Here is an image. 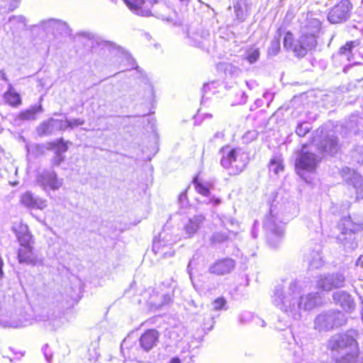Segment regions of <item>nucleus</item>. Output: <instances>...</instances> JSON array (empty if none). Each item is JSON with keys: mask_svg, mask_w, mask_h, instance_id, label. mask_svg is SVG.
Here are the masks:
<instances>
[{"mask_svg": "<svg viewBox=\"0 0 363 363\" xmlns=\"http://www.w3.org/2000/svg\"><path fill=\"white\" fill-rule=\"evenodd\" d=\"M313 143L321 152L330 155H334L339 149L337 138L333 134L324 133L323 130L320 135L314 137Z\"/></svg>", "mask_w": 363, "mask_h": 363, "instance_id": "11", "label": "nucleus"}, {"mask_svg": "<svg viewBox=\"0 0 363 363\" xmlns=\"http://www.w3.org/2000/svg\"><path fill=\"white\" fill-rule=\"evenodd\" d=\"M280 50L279 39L274 38L272 40L270 46L268 49V54L271 56H275L278 54Z\"/></svg>", "mask_w": 363, "mask_h": 363, "instance_id": "38", "label": "nucleus"}, {"mask_svg": "<svg viewBox=\"0 0 363 363\" xmlns=\"http://www.w3.org/2000/svg\"><path fill=\"white\" fill-rule=\"evenodd\" d=\"M343 179L356 190L354 201L363 199V177L355 170L349 167L342 169Z\"/></svg>", "mask_w": 363, "mask_h": 363, "instance_id": "14", "label": "nucleus"}, {"mask_svg": "<svg viewBox=\"0 0 363 363\" xmlns=\"http://www.w3.org/2000/svg\"><path fill=\"white\" fill-rule=\"evenodd\" d=\"M321 23L317 18L309 17L308 15L306 22L301 27V33H309L317 35L320 30Z\"/></svg>", "mask_w": 363, "mask_h": 363, "instance_id": "25", "label": "nucleus"}, {"mask_svg": "<svg viewBox=\"0 0 363 363\" xmlns=\"http://www.w3.org/2000/svg\"><path fill=\"white\" fill-rule=\"evenodd\" d=\"M259 57V50L257 48H250L245 51L244 59L250 64L256 62Z\"/></svg>", "mask_w": 363, "mask_h": 363, "instance_id": "34", "label": "nucleus"}, {"mask_svg": "<svg viewBox=\"0 0 363 363\" xmlns=\"http://www.w3.org/2000/svg\"><path fill=\"white\" fill-rule=\"evenodd\" d=\"M204 219L202 215H196L189 218L184 224V238H190L193 237L201 227Z\"/></svg>", "mask_w": 363, "mask_h": 363, "instance_id": "19", "label": "nucleus"}, {"mask_svg": "<svg viewBox=\"0 0 363 363\" xmlns=\"http://www.w3.org/2000/svg\"><path fill=\"white\" fill-rule=\"evenodd\" d=\"M18 6V2L17 0H14L13 3H12L9 6V11H13L15 9H16Z\"/></svg>", "mask_w": 363, "mask_h": 363, "instance_id": "51", "label": "nucleus"}, {"mask_svg": "<svg viewBox=\"0 0 363 363\" xmlns=\"http://www.w3.org/2000/svg\"><path fill=\"white\" fill-rule=\"evenodd\" d=\"M181 1L186 2L187 4L189 2V0H180Z\"/></svg>", "mask_w": 363, "mask_h": 363, "instance_id": "62", "label": "nucleus"}, {"mask_svg": "<svg viewBox=\"0 0 363 363\" xmlns=\"http://www.w3.org/2000/svg\"><path fill=\"white\" fill-rule=\"evenodd\" d=\"M333 298L335 303L340 305L345 311L351 312L355 308L352 296L347 291H336L333 294Z\"/></svg>", "mask_w": 363, "mask_h": 363, "instance_id": "20", "label": "nucleus"}, {"mask_svg": "<svg viewBox=\"0 0 363 363\" xmlns=\"http://www.w3.org/2000/svg\"><path fill=\"white\" fill-rule=\"evenodd\" d=\"M229 238V235L222 232L213 233L211 238L210 242L211 245L220 244L227 241Z\"/></svg>", "mask_w": 363, "mask_h": 363, "instance_id": "35", "label": "nucleus"}, {"mask_svg": "<svg viewBox=\"0 0 363 363\" xmlns=\"http://www.w3.org/2000/svg\"><path fill=\"white\" fill-rule=\"evenodd\" d=\"M0 74H1V78L2 80H4L5 82H8V78H7L6 74L3 71L0 70Z\"/></svg>", "mask_w": 363, "mask_h": 363, "instance_id": "55", "label": "nucleus"}, {"mask_svg": "<svg viewBox=\"0 0 363 363\" xmlns=\"http://www.w3.org/2000/svg\"><path fill=\"white\" fill-rule=\"evenodd\" d=\"M193 184L195 186V189H196V191L204 196H210V189H209V187H208V184H203L202 182H201L199 180V178L198 177H195L193 180Z\"/></svg>", "mask_w": 363, "mask_h": 363, "instance_id": "33", "label": "nucleus"}, {"mask_svg": "<svg viewBox=\"0 0 363 363\" xmlns=\"http://www.w3.org/2000/svg\"><path fill=\"white\" fill-rule=\"evenodd\" d=\"M356 336L357 332L351 330L330 337L328 342V348L345 355L337 363H363L358 357Z\"/></svg>", "mask_w": 363, "mask_h": 363, "instance_id": "2", "label": "nucleus"}, {"mask_svg": "<svg viewBox=\"0 0 363 363\" xmlns=\"http://www.w3.org/2000/svg\"><path fill=\"white\" fill-rule=\"evenodd\" d=\"M210 84H204L203 86V91H206V90H208Z\"/></svg>", "mask_w": 363, "mask_h": 363, "instance_id": "57", "label": "nucleus"}, {"mask_svg": "<svg viewBox=\"0 0 363 363\" xmlns=\"http://www.w3.org/2000/svg\"><path fill=\"white\" fill-rule=\"evenodd\" d=\"M340 233L336 237L338 243L349 250H354L358 246L356 234L363 231V218L356 216L342 218L337 224Z\"/></svg>", "mask_w": 363, "mask_h": 363, "instance_id": "3", "label": "nucleus"}, {"mask_svg": "<svg viewBox=\"0 0 363 363\" xmlns=\"http://www.w3.org/2000/svg\"><path fill=\"white\" fill-rule=\"evenodd\" d=\"M38 135L40 137L51 135L55 133L51 118L43 121L36 128Z\"/></svg>", "mask_w": 363, "mask_h": 363, "instance_id": "32", "label": "nucleus"}, {"mask_svg": "<svg viewBox=\"0 0 363 363\" xmlns=\"http://www.w3.org/2000/svg\"><path fill=\"white\" fill-rule=\"evenodd\" d=\"M345 274L341 272H335L320 274L317 280V286L325 291H330L335 289L345 287Z\"/></svg>", "mask_w": 363, "mask_h": 363, "instance_id": "8", "label": "nucleus"}, {"mask_svg": "<svg viewBox=\"0 0 363 363\" xmlns=\"http://www.w3.org/2000/svg\"><path fill=\"white\" fill-rule=\"evenodd\" d=\"M19 246H26L34 244V239L26 224L18 223L12 227Z\"/></svg>", "mask_w": 363, "mask_h": 363, "instance_id": "18", "label": "nucleus"}, {"mask_svg": "<svg viewBox=\"0 0 363 363\" xmlns=\"http://www.w3.org/2000/svg\"><path fill=\"white\" fill-rule=\"evenodd\" d=\"M317 35L309 33H301L298 40L296 42L294 52L298 57L305 56L308 50L313 49L317 45Z\"/></svg>", "mask_w": 363, "mask_h": 363, "instance_id": "15", "label": "nucleus"}, {"mask_svg": "<svg viewBox=\"0 0 363 363\" xmlns=\"http://www.w3.org/2000/svg\"><path fill=\"white\" fill-rule=\"evenodd\" d=\"M186 193L185 191L180 194L179 196V201L181 204H184L186 201Z\"/></svg>", "mask_w": 363, "mask_h": 363, "instance_id": "48", "label": "nucleus"}, {"mask_svg": "<svg viewBox=\"0 0 363 363\" xmlns=\"http://www.w3.org/2000/svg\"><path fill=\"white\" fill-rule=\"evenodd\" d=\"M352 4L349 0H342L334 6L328 14V20L331 23H341L345 22L350 17Z\"/></svg>", "mask_w": 363, "mask_h": 363, "instance_id": "12", "label": "nucleus"}, {"mask_svg": "<svg viewBox=\"0 0 363 363\" xmlns=\"http://www.w3.org/2000/svg\"><path fill=\"white\" fill-rule=\"evenodd\" d=\"M345 315L337 310H329L319 313L314 319V329L318 332H328L345 325Z\"/></svg>", "mask_w": 363, "mask_h": 363, "instance_id": "5", "label": "nucleus"}, {"mask_svg": "<svg viewBox=\"0 0 363 363\" xmlns=\"http://www.w3.org/2000/svg\"><path fill=\"white\" fill-rule=\"evenodd\" d=\"M21 203L29 208L43 210L47 206V201L41 198L35 196L31 192L27 191L21 199Z\"/></svg>", "mask_w": 363, "mask_h": 363, "instance_id": "22", "label": "nucleus"}, {"mask_svg": "<svg viewBox=\"0 0 363 363\" xmlns=\"http://www.w3.org/2000/svg\"><path fill=\"white\" fill-rule=\"evenodd\" d=\"M59 142L61 143L60 146L55 151L54 156L50 160L52 167L60 166L65 160L64 153L68 150L67 143L65 142L63 138H60Z\"/></svg>", "mask_w": 363, "mask_h": 363, "instance_id": "26", "label": "nucleus"}, {"mask_svg": "<svg viewBox=\"0 0 363 363\" xmlns=\"http://www.w3.org/2000/svg\"><path fill=\"white\" fill-rule=\"evenodd\" d=\"M311 129L310 124L307 122H302L298 124L296 133L300 137H304Z\"/></svg>", "mask_w": 363, "mask_h": 363, "instance_id": "37", "label": "nucleus"}, {"mask_svg": "<svg viewBox=\"0 0 363 363\" xmlns=\"http://www.w3.org/2000/svg\"><path fill=\"white\" fill-rule=\"evenodd\" d=\"M9 22H15L16 24L26 26V19L23 16H12L9 19Z\"/></svg>", "mask_w": 363, "mask_h": 363, "instance_id": "44", "label": "nucleus"}, {"mask_svg": "<svg viewBox=\"0 0 363 363\" xmlns=\"http://www.w3.org/2000/svg\"><path fill=\"white\" fill-rule=\"evenodd\" d=\"M171 301V296L169 294H153L150 299L151 306L157 310L160 309L162 306L168 304Z\"/></svg>", "mask_w": 363, "mask_h": 363, "instance_id": "30", "label": "nucleus"}, {"mask_svg": "<svg viewBox=\"0 0 363 363\" xmlns=\"http://www.w3.org/2000/svg\"><path fill=\"white\" fill-rule=\"evenodd\" d=\"M3 265H4V262H3L1 257L0 256V278H1L4 275V272L2 270Z\"/></svg>", "mask_w": 363, "mask_h": 363, "instance_id": "53", "label": "nucleus"}, {"mask_svg": "<svg viewBox=\"0 0 363 363\" xmlns=\"http://www.w3.org/2000/svg\"><path fill=\"white\" fill-rule=\"evenodd\" d=\"M42 320H43V321H50V320H51L50 319V318H48V317L47 318H44V319H43Z\"/></svg>", "mask_w": 363, "mask_h": 363, "instance_id": "59", "label": "nucleus"}, {"mask_svg": "<svg viewBox=\"0 0 363 363\" xmlns=\"http://www.w3.org/2000/svg\"><path fill=\"white\" fill-rule=\"evenodd\" d=\"M320 161V157L314 153L306 150V146L303 147L301 153L296 160V168L298 174L305 181V172H313Z\"/></svg>", "mask_w": 363, "mask_h": 363, "instance_id": "7", "label": "nucleus"}, {"mask_svg": "<svg viewBox=\"0 0 363 363\" xmlns=\"http://www.w3.org/2000/svg\"><path fill=\"white\" fill-rule=\"evenodd\" d=\"M43 23L45 24V26L48 25L49 26H53V27H57V26H59L60 25H61V23L59 21L55 20V19H50V20L43 21Z\"/></svg>", "mask_w": 363, "mask_h": 363, "instance_id": "46", "label": "nucleus"}, {"mask_svg": "<svg viewBox=\"0 0 363 363\" xmlns=\"http://www.w3.org/2000/svg\"><path fill=\"white\" fill-rule=\"evenodd\" d=\"M191 262L189 263L188 269L189 268V266L191 265Z\"/></svg>", "mask_w": 363, "mask_h": 363, "instance_id": "63", "label": "nucleus"}, {"mask_svg": "<svg viewBox=\"0 0 363 363\" xmlns=\"http://www.w3.org/2000/svg\"><path fill=\"white\" fill-rule=\"evenodd\" d=\"M61 143L59 142V139L56 141L51 142L48 143V149L49 150H55V151L57 149L59 146H60Z\"/></svg>", "mask_w": 363, "mask_h": 363, "instance_id": "47", "label": "nucleus"}, {"mask_svg": "<svg viewBox=\"0 0 363 363\" xmlns=\"http://www.w3.org/2000/svg\"><path fill=\"white\" fill-rule=\"evenodd\" d=\"M177 241V239H172L170 235L162 233L160 235V239L154 240L152 250L162 257H172L174 254L172 246Z\"/></svg>", "mask_w": 363, "mask_h": 363, "instance_id": "13", "label": "nucleus"}, {"mask_svg": "<svg viewBox=\"0 0 363 363\" xmlns=\"http://www.w3.org/2000/svg\"><path fill=\"white\" fill-rule=\"evenodd\" d=\"M220 165L230 175L240 174L249 162L248 155L241 148H233L227 145L220 150Z\"/></svg>", "mask_w": 363, "mask_h": 363, "instance_id": "4", "label": "nucleus"}, {"mask_svg": "<svg viewBox=\"0 0 363 363\" xmlns=\"http://www.w3.org/2000/svg\"><path fill=\"white\" fill-rule=\"evenodd\" d=\"M44 356L45 357L46 361L48 363H52V354L49 350V346L48 344L45 345L42 349Z\"/></svg>", "mask_w": 363, "mask_h": 363, "instance_id": "45", "label": "nucleus"}, {"mask_svg": "<svg viewBox=\"0 0 363 363\" xmlns=\"http://www.w3.org/2000/svg\"><path fill=\"white\" fill-rule=\"evenodd\" d=\"M252 236L255 238L257 237L256 233L255 231L252 232Z\"/></svg>", "mask_w": 363, "mask_h": 363, "instance_id": "60", "label": "nucleus"}, {"mask_svg": "<svg viewBox=\"0 0 363 363\" xmlns=\"http://www.w3.org/2000/svg\"><path fill=\"white\" fill-rule=\"evenodd\" d=\"M66 128L74 129L79 125H84L85 121L81 118L66 119Z\"/></svg>", "mask_w": 363, "mask_h": 363, "instance_id": "39", "label": "nucleus"}, {"mask_svg": "<svg viewBox=\"0 0 363 363\" xmlns=\"http://www.w3.org/2000/svg\"><path fill=\"white\" fill-rule=\"evenodd\" d=\"M360 42L358 40L348 41L342 46L337 52V55L342 59L350 62L354 60V54L355 49L359 45Z\"/></svg>", "mask_w": 363, "mask_h": 363, "instance_id": "23", "label": "nucleus"}, {"mask_svg": "<svg viewBox=\"0 0 363 363\" xmlns=\"http://www.w3.org/2000/svg\"><path fill=\"white\" fill-rule=\"evenodd\" d=\"M300 282L293 280L288 284H277L271 295V302L274 306L288 317L299 320L301 311H311L318 303V293H308L302 295Z\"/></svg>", "mask_w": 363, "mask_h": 363, "instance_id": "1", "label": "nucleus"}, {"mask_svg": "<svg viewBox=\"0 0 363 363\" xmlns=\"http://www.w3.org/2000/svg\"><path fill=\"white\" fill-rule=\"evenodd\" d=\"M160 338V333L155 329H149L144 332L140 337L138 342L143 353L150 352L155 347Z\"/></svg>", "mask_w": 363, "mask_h": 363, "instance_id": "16", "label": "nucleus"}, {"mask_svg": "<svg viewBox=\"0 0 363 363\" xmlns=\"http://www.w3.org/2000/svg\"><path fill=\"white\" fill-rule=\"evenodd\" d=\"M283 165L281 161L277 157H274L271 160L269 163V169L272 172H274V174H277L280 171L283 170Z\"/></svg>", "mask_w": 363, "mask_h": 363, "instance_id": "36", "label": "nucleus"}, {"mask_svg": "<svg viewBox=\"0 0 363 363\" xmlns=\"http://www.w3.org/2000/svg\"><path fill=\"white\" fill-rule=\"evenodd\" d=\"M17 259L20 264L32 267L44 265V259L35 251L33 245L19 247L17 252Z\"/></svg>", "mask_w": 363, "mask_h": 363, "instance_id": "10", "label": "nucleus"}, {"mask_svg": "<svg viewBox=\"0 0 363 363\" xmlns=\"http://www.w3.org/2000/svg\"><path fill=\"white\" fill-rule=\"evenodd\" d=\"M286 334H287V335H290V336H291V337L292 339H294L293 335H292V333H291V331L286 332Z\"/></svg>", "mask_w": 363, "mask_h": 363, "instance_id": "58", "label": "nucleus"}, {"mask_svg": "<svg viewBox=\"0 0 363 363\" xmlns=\"http://www.w3.org/2000/svg\"><path fill=\"white\" fill-rule=\"evenodd\" d=\"M235 262L232 259H223L218 260L211 265L209 272L217 275H224L230 273L235 267Z\"/></svg>", "mask_w": 363, "mask_h": 363, "instance_id": "21", "label": "nucleus"}, {"mask_svg": "<svg viewBox=\"0 0 363 363\" xmlns=\"http://www.w3.org/2000/svg\"><path fill=\"white\" fill-rule=\"evenodd\" d=\"M295 43L294 44L293 35L290 32H287L284 38V46L286 49H291L294 51Z\"/></svg>", "mask_w": 363, "mask_h": 363, "instance_id": "41", "label": "nucleus"}, {"mask_svg": "<svg viewBox=\"0 0 363 363\" xmlns=\"http://www.w3.org/2000/svg\"><path fill=\"white\" fill-rule=\"evenodd\" d=\"M36 182L45 191L48 189L55 191L62 186L63 179H59L57 173L54 170L43 169L42 172L38 173Z\"/></svg>", "mask_w": 363, "mask_h": 363, "instance_id": "9", "label": "nucleus"}, {"mask_svg": "<svg viewBox=\"0 0 363 363\" xmlns=\"http://www.w3.org/2000/svg\"><path fill=\"white\" fill-rule=\"evenodd\" d=\"M224 137V133L223 132H217L215 133L213 138H223Z\"/></svg>", "mask_w": 363, "mask_h": 363, "instance_id": "54", "label": "nucleus"}, {"mask_svg": "<svg viewBox=\"0 0 363 363\" xmlns=\"http://www.w3.org/2000/svg\"><path fill=\"white\" fill-rule=\"evenodd\" d=\"M306 259L311 269H318L323 265V260L319 250L311 251L306 256Z\"/></svg>", "mask_w": 363, "mask_h": 363, "instance_id": "27", "label": "nucleus"}, {"mask_svg": "<svg viewBox=\"0 0 363 363\" xmlns=\"http://www.w3.org/2000/svg\"><path fill=\"white\" fill-rule=\"evenodd\" d=\"M4 99L6 102L12 106L16 107L21 104V96L14 91L11 84H9L8 90L4 94Z\"/></svg>", "mask_w": 363, "mask_h": 363, "instance_id": "31", "label": "nucleus"}, {"mask_svg": "<svg viewBox=\"0 0 363 363\" xmlns=\"http://www.w3.org/2000/svg\"><path fill=\"white\" fill-rule=\"evenodd\" d=\"M156 2H157V0H152V2L151 1L150 4L152 5L154 3H156Z\"/></svg>", "mask_w": 363, "mask_h": 363, "instance_id": "61", "label": "nucleus"}, {"mask_svg": "<svg viewBox=\"0 0 363 363\" xmlns=\"http://www.w3.org/2000/svg\"><path fill=\"white\" fill-rule=\"evenodd\" d=\"M169 363H181V360L179 357H173Z\"/></svg>", "mask_w": 363, "mask_h": 363, "instance_id": "56", "label": "nucleus"}, {"mask_svg": "<svg viewBox=\"0 0 363 363\" xmlns=\"http://www.w3.org/2000/svg\"><path fill=\"white\" fill-rule=\"evenodd\" d=\"M51 121L52 123V126L54 128L55 133L58 130H66V121L65 120H59L51 118Z\"/></svg>", "mask_w": 363, "mask_h": 363, "instance_id": "40", "label": "nucleus"}, {"mask_svg": "<svg viewBox=\"0 0 363 363\" xmlns=\"http://www.w3.org/2000/svg\"><path fill=\"white\" fill-rule=\"evenodd\" d=\"M264 228L267 231V237L272 247H275L284 234L281 220L274 206L270 208L269 215L264 221Z\"/></svg>", "mask_w": 363, "mask_h": 363, "instance_id": "6", "label": "nucleus"}, {"mask_svg": "<svg viewBox=\"0 0 363 363\" xmlns=\"http://www.w3.org/2000/svg\"><path fill=\"white\" fill-rule=\"evenodd\" d=\"M208 203H213L214 206H218L220 203V199L216 197H212L208 201Z\"/></svg>", "mask_w": 363, "mask_h": 363, "instance_id": "49", "label": "nucleus"}, {"mask_svg": "<svg viewBox=\"0 0 363 363\" xmlns=\"http://www.w3.org/2000/svg\"><path fill=\"white\" fill-rule=\"evenodd\" d=\"M126 6L135 13L142 16H149L151 11L149 8H143L145 0H123Z\"/></svg>", "mask_w": 363, "mask_h": 363, "instance_id": "24", "label": "nucleus"}, {"mask_svg": "<svg viewBox=\"0 0 363 363\" xmlns=\"http://www.w3.org/2000/svg\"><path fill=\"white\" fill-rule=\"evenodd\" d=\"M121 352L125 360H137L143 355L139 345L130 339H124L121 345Z\"/></svg>", "mask_w": 363, "mask_h": 363, "instance_id": "17", "label": "nucleus"}, {"mask_svg": "<svg viewBox=\"0 0 363 363\" xmlns=\"http://www.w3.org/2000/svg\"><path fill=\"white\" fill-rule=\"evenodd\" d=\"M240 94H241V99L238 102V104H244L247 101V96H246L245 93H244V92H240Z\"/></svg>", "mask_w": 363, "mask_h": 363, "instance_id": "50", "label": "nucleus"}, {"mask_svg": "<svg viewBox=\"0 0 363 363\" xmlns=\"http://www.w3.org/2000/svg\"><path fill=\"white\" fill-rule=\"evenodd\" d=\"M247 0H233V7L238 20L244 21L247 15Z\"/></svg>", "mask_w": 363, "mask_h": 363, "instance_id": "29", "label": "nucleus"}, {"mask_svg": "<svg viewBox=\"0 0 363 363\" xmlns=\"http://www.w3.org/2000/svg\"><path fill=\"white\" fill-rule=\"evenodd\" d=\"M221 222L223 225L227 228L238 225V221L231 217L225 216L221 219Z\"/></svg>", "mask_w": 363, "mask_h": 363, "instance_id": "42", "label": "nucleus"}, {"mask_svg": "<svg viewBox=\"0 0 363 363\" xmlns=\"http://www.w3.org/2000/svg\"><path fill=\"white\" fill-rule=\"evenodd\" d=\"M43 107L40 105H34L26 111H21L18 118L22 121H33L36 119V114L43 112Z\"/></svg>", "mask_w": 363, "mask_h": 363, "instance_id": "28", "label": "nucleus"}, {"mask_svg": "<svg viewBox=\"0 0 363 363\" xmlns=\"http://www.w3.org/2000/svg\"><path fill=\"white\" fill-rule=\"evenodd\" d=\"M103 45H104V46L108 47V48H109V47L115 48L116 47V45L113 43H111L109 41L103 42Z\"/></svg>", "mask_w": 363, "mask_h": 363, "instance_id": "52", "label": "nucleus"}, {"mask_svg": "<svg viewBox=\"0 0 363 363\" xmlns=\"http://www.w3.org/2000/svg\"><path fill=\"white\" fill-rule=\"evenodd\" d=\"M226 301L223 298H218L212 302V307L214 311H218L224 308Z\"/></svg>", "mask_w": 363, "mask_h": 363, "instance_id": "43", "label": "nucleus"}]
</instances>
